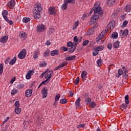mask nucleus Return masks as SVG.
<instances>
[{
	"instance_id": "7ed1b4c3",
	"label": "nucleus",
	"mask_w": 131,
	"mask_h": 131,
	"mask_svg": "<svg viewBox=\"0 0 131 131\" xmlns=\"http://www.w3.org/2000/svg\"><path fill=\"white\" fill-rule=\"evenodd\" d=\"M26 54H27L26 49H23L18 54V58H19V59H24V58L26 57Z\"/></svg>"
},
{
	"instance_id": "680f3d73",
	"label": "nucleus",
	"mask_w": 131,
	"mask_h": 131,
	"mask_svg": "<svg viewBox=\"0 0 131 131\" xmlns=\"http://www.w3.org/2000/svg\"><path fill=\"white\" fill-rule=\"evenodd\" d=\"M24 86V84H19L17 86V89H22V88H23Z\"/></svg>"
},
{
	"instance_id": "393cba45",
	"label": "nucleus",
	"mask_w": 131,
	"mask_h": 131,
	"mask_svg": "<svg viewBox=\"0 0 131 131\" xmlns=\"http://www.w3.org/2000/svg\"><path fill=\"white\" fill-rule=\"evenodd\" d=\"M79 24V22L78 21H76L74 23L73 27V30H76V29L78 27V24Z\"/></svg>"
},
{
	"instance_id": "6e6d98bb",
	"label": "nucleus",
	"mask_w": 131,
	"mask_h": 131,
	"mask_svg": "<svg viewBox=\"0 0 131 131\" xmlns=\"http://www.w3.org/2000/svg\"><path fill=\"white\" fill-rule=\"evenodd\" d=\"M66 3L67 4H68V3H71V4H73L74 3H75V1L74 0H66Z\"/></svg>"
},
{
	"instance_id": "423d86ee",
	"label": "nucleus",
	"mask_w": 131,
	"mask_h": 131,
	"mask_svg": "<svg viewBox=\"0 0 131 131\" xmlns=\"http://www.w3.org/2000/svg\"><path fill=\"white\" fill-rule=\"evenodd\" d=\"M94 14H98V15H103V9L101 8L100 7L97 6L95 7V9H94Z\"/></svg>"
},
{
	"instance_id": "a211bd4d",
	"label": "nucleus",
	"mask_w": 131,
	"mask_h": 131,
	"mask_svg": "<svg viewBox=\"0 0 131 131\" xmlns=\"http://www.w3.org/2000/svg\"><path fill=\"white\" fill-rule=\"evenodd\" d=\"M80 101H81L80 97H78L76 100L75 105L77 108H78V107H80Z\"/></svg>"
},
{
	"instance_id": "39448f33",
	"label": "nucleus",
	"mask_w": 131,
	"mask_h": 131,
	"mask_svg": "<svg viewBox=\"0 0 131 131\" xmlns=\"http://www.w3.org/2000/svg\"><path fill=\"white\" fill-rule=\"evenodd\" d=\"M15 5L16 3L15 2V0H11L7 3V7L8 9H12L15 8Z\"/></svg>"
},
{
	"instance_id": "13d9d810",
	"label": "nucleus",
	"mask_w": 131,
	"mask_h": 131,
	"mask_svg": "<svg viewBox=\"0 0 131 131\" xmlns=\"http://www.w3.org/2000/svg\"><path fill=\"white\" fill-rule=\"evenodd\" d=\"M16 80V77H13L10 81V84H13L14 83V81Z\"/></svg>"
},
{
	"instance_id": "c9c22d12",
	"label": "nucleus",
	"mask_w": 131,
	"mask_h": 131,
	"mask_svg": "<svg viewBox=\"0 0 131 131\" xmlns=\"http://www.w3.org/2000/svg\"><path fill=\"white\" fill-rule=\"evenodd\" d=\"M68 5V4L67 3V2L63 3V4L61 6V9L62 10H66V9H67Z\"/></svg>"
},
{
	"instance_id": "a18cd8bd",
	"label": "nucleus",
	"mask_w": 131,
	"mask_h": 131,
	"mask_svg": "<svg viewBox=\"0 0 131 131\" xmlns=\"http://www.w3.org/2000/svg\"><path fill=\"white\" fill-rule=\"evenodd\" d=\"M18 93V90L16 89H14L12 91H11V95H16Z\"/></svg>"
},
{
	"instance_id": "e2e57ef3",
	"label": "nucleus",
	"mask_w": 131,
	"mask_h": 131,
	"mask_svg": "<svg viewBox=\"0 0 131 131\" xmlns=\"http://www.w3.org/2000/svg\"><path fill=\"white\" fill-rule=\"evenodd\" d=\"M89 41L88 40L84 41L82 43L83 46H86L89 43Z\"/></svg>"
},
{
	"instance_id": "f704fd0d",
	"label": "nucleus",
	"mask_w": 131,
	"mask_h": 131,
	"mask_svg": "<svg viewBox=\"0 0 131 131\" xmlns=\"http://www.w3.org/2000/svg\"><path fill=\"white\" fill-rule=\"evenodd\" d=\"M47 63L46 61H42L39 63L40 67H47Z\"/></svg>"
},
{
	"instance_id": "5fc2aeb1",
	"label": "nucleus",
	"mask_w": 131,
	"mask_h": 131,
	"mask_svg": "<svg viewBox=\"0 0 131 131\" xmlns=\"http://www.w3.org/2000/svg\"><path fill=\"white\" fill-rule=\"evenodd\" d=\"M99 34L104 37V36L106 34V30L102 31Z\"/></svg>"
},
{
	"instance_id": "ea45409f",
	"label": "nucleus",
	"mask_w": 131,
	"mask_h": 131,
	"mask_svg": "<svg viewBox=\"0 0 131 131\" xmlns=\"http://www.w3.org/2000/svg\"><path fill=\"white\" fill-rule=\"evenodd\" d=\"M125 102L126 104L129 103V100L128 99V95H127L125 97Z\"/></svg>"
},
{
	"instance_id": "f03ea898",
	"label": "nucleus",
	"mask_w": 131,
	"mask_h": 131,
	"mask_svg": "<svg viewBox=\"0 0 131 131\" xmlns=\"http://www.w3.org/2000/svg\"><path fill=\"white\" fill-rule=\"evenodd\" d=\"M53 73H54V72L52 70H50L48 72V71H47L46 74L45 76V78L47 79L46 80H46L47 83H49V80L50 78H51V77H52V74H53Z\"/></svg>"
},
{
	"instance_id": "a19ab883",
	"label": "nucleus",
	"mask_w": 131,
	"mask_h": 131,
	"mask_svg": "<svg viewBox=\"0 0 131 131\" xmlns=\"http://www.w3.org/2000/svg\"><path fill=\"white\" fill-rule=\"evenodd\" d=\"M42 84H44V85H46V84H48V83H47V80H45L44 81L41 82V83L38 86V88L39 89V88H40V86H41Z\"/></svg>"
},
{
	"instance_id": "ddd939ff",
	"label": "nucleus",
	"mask_w": 131,
	"mask_h": 131,
	"mask_svg": "<svg viewBox=\"0 0 131 131\" xmlns=\"http://www.w3.org/2000/svg\"><path fill=\"white\" fill-rule=\"evenodd\" d=\"M99 20V15H95L93 16L92 19H91V21L90 23L91 24L92 23H95V22H97Z\"/></svg>"
},
{
	"instance_id": "0e129e2a",
	"label": "nucleus",
	"mask_w": 131,
	"mask_h": 131,
	"mask_svg": "<svg viewBox=\"0 0 131 131\" xmlns=\"http://www.w3.org/2000/svg\"><path fill=\"white\" fill-rule=\"evenodd\" d=\"M61 50H62V51H63V52H67V51H68V48H67L65 47H62Z\"/></svg>"
},
{
	"instance_id": "de8ad7c7",
	"label": "nucleus",
	"mask_w": 131,
	"mask_h": 131,
	"mask_svg": "<svg viewBox=\"0 0 131 131\" xmlns=\"http://www.w3.org/2000/svg\"><path fill=\"white\" fill-rule=\"evenodd\" d=\"M102 63H103V62L102 61L101 59H99L97 61V63L98 64V66H101V65H102Z\"/></svg>"
},
{
	"instance_id": "b1692460",
	"label": "nucleus",
	"mask_w": 131,
	"mask_h": 131,
	"mask_svg": "<svg viewBox=\"0 0 131 131\" xmlns=\"http://www.w3.org/2000/svg\"><path fill=\"white\" fill-rule=\"evenodd\" d=\"M76 58V56L75 55H73L72 56H69L68 57H67L66 58V61H72V60H74Z\"/></svg>"
},
{
	"instance_id": "c03bdc74",
	"label": "nucleus",
	"mask_w": 131,
	"mask_h": 131,
	"mask_svg": "<svg viewBox=\"0 0 131 131\" xmlns=\"http://www.w3.org/2000/svg\"><path fill=\"white\" fill-rule=\"evenodd\" d=\"M104 49V47L103 46H99L96 48V51H98V52H100V51H102V50Z\"/></svg>"
},
{
	"instance_id": "3c124183",
	"label": "nucleus",
	"mask_w": 131,
	"mask_h": 131,
	"mask_svg": "<svg viewBox=\"0 0 131 131\" xmlns=\"http://www.w3.org/2000/svg\"><path fill=\"white\" fill-rule=\"evenodd\" d=\"M128 24V21L127 20H124L122 24V27H125Z\"/></svg>"
},
{
	"instance_id": "774afa93",
	"label": "nucleus",
	"mask_w": 131,
	"mask_h": 131,
	"mask_svg": "<svg viewBox=\"0 0 131 131\" xmlns=\"http://www.w3.org/2000/svg\"><path fill=\"white\" fill-rule=\"evenodd\" d=\"M74 40L75 42L77 43V41H78V38H77V36H76L74 37Z\"/></svg>"
},
{
	"instance_id": "4be33fe9",
	"label": "nucleus",
	"mask_w": 131,
	"mask_h": 131,
	"mask_svg": "<svg viewBox=\"0 0 131 131\" xmlns=\"http://www.w3.org/2000/svg\"><path fill=\"white\" fill-rule=\"evenodd\" d=\"M122 74H123V71L120 69L118 70V74L116 75V77L119 78L121 75H122Z\"/></svg>"
},
{
	"instance_id": "473e14b6",
	"label": "nucleus",
	"mask_w": 131,
	"mask_h": 131,
	"mask_svg": "<svg viewBox=\"0 0 131 131\" xmlns=\"http://www.w3.org/2000/svg\"><path fill=\"white\" fill-rule=\"evenodd\" d=\"M30 21V18L29 17H24L23 19L24 23H27Z\"/></svg>"
},
{
	"instance_id": "4468645a",
	"label": "nucleus",
	"mask_w": 131,
	"mask_h": 131,
	"mask_svg": "<svg viewBox=\"0 0 131 131\" xmlns=\"http://www.w3.org/2000/svg\"><path fill=\"white\" fill-rule=\"evenodd\" d=\"M76 46H77V43L74 42V45L69 49V53H73L75 51V49H76Z\"/></svg>"
},
{
	"instance_id": "c85d7f7f",
	"label": "nucleus",
	"mask_w": 131,
	"mask_h": 131,
	"mask_svg": "<svg viewBox=\"0 0 131 131\" xmlns=\"http://www.w3.org/2000/svg\"><path fill=\"white\" fill-rule=\"evenodd\" d=\"M14 111L16 114H20L21 113V108L19 107H15Z\"/></svg>"
},
{
	"instance_id": "20e7f679",
	"label": "nucleus",
	"mask_w": 131,
	"mask_h": 131,
	"mask_svg": "<svg viewBox=\"0 0 131 131\" xmlns=\"http://www.w3.org/2000/svg\"><path fill=\"white\" fill-rule=\"evenodd\" d=\"M48 12L50 15H56L58 10H57L55 7H50L48 9Z\"/></svg>"
},
{
	"instance_id": "dca6fc26",
	"label": "nucleus",
	"mask_w": 131,
	"mask_h": 131,
	"mask_svg": "<svg viewBox=\"0 0 131 131\" xmlns=\"http://www.w3.org/2000/svg\"><path fill=\"white\" fill-rule=\"evenodd\" d=\"M124 11H125V12H127L128 13L131 12V5L129 4L127 5L124 8Z\"/></svg>"
},
{
	"instance_id": "72a5a7b5",
	"label": "nucleus",
	"mask_w": 131,
	"mask_h": 131,
	"mask_svg": "<svg viewBox=\"0 0 131 131\" xmlns=\"http://www.w3.org/2000/svg\"><path fill=\"white\" fill-rule=\"evenodd\" d=\"M26 33H25V32H20L19 33V36L21 38L26 37Z\"/></svg>"
},
{
	"instance_id": "7c9ffc66",
	"label": "nucleus",
	"mask_w": 131,
	"mask_h": 131,
	"mask_svg": "<svg viewBox=\"0 0 131 131\" xmlns=\"http://www.w3.org/2000/svg\"><path fill=\"white\" fill-rule=\"evenodd\" d=\"M3 72H4V64L3 63L0 64V75L3 74Z\"/></svg>"
},
{
	"instance_id": "4d7b16f0",
	"label": "nucleus",
	"mask_w": 131,
	"mask_h": 131,
	"mask_svg": "<svg viewBox=\"0 0 131 131\" xmlns=\"http://www.w3.org/2000/svg\"><path fill=\"white\" fill-rule=\"evenodd\" d=\"M122 109H126L127 108V105L125 103H123L121 106Z\"/></svg>"
},
{
	"instance_id": "cd10ccee",
	"label": "nucleus",
	"mask_w": 131,
	"mask_h": 131,
	"mask_svg": "<svg viewBox=\"0 0 131 131\" xmlns=\"http://www.w3.org/2000/svg\"><path fill=\"white\" fill-rule=\"evenodd\" d=\"M90 107H91V108H92L93 109H94V108H95V107H96L97 104H96V102H95V101H92L90 102L89 103Z\"/></svg>"
},
{
	"instance_id": "49530a36",
	"label": "nucleus",
	"mask_w": 131,
	"mask_h": 131,
	"mask_svg": "<svg viewBox=\"0 0 131 131\" xmlns=\"http://www.w3.org/2000/svg\"><path fill=\"white\" fill-rule=\"evenodd\" d=\"M19 101H16L14 103V106H15V108H18V107L20 106V103H19Z\"/></svg>"
},
{
	"instance_id": "9d476101",
	"label": "nucleus",
	"mask_w": 131,
	"mask_h": 131,
	"mask_svg": "<svg viewBox=\"0 0 131 131\" xmlns=\"http://www.w3.org/2000/svg\"><path fill=\"white\" fill-rule=\"evenodd\" d=\"M67 64H68L67 61L63 62L61 63V64L58 66L56 69H55L54 70V71H56V70H58V69H61V68H62V67L66 66V65H67Z\"/></svg>"
},
{
	"instance_id": "8fccbe9b",
	"label": "nucleus",
	"mask_w": 131,
	"mask_h": 131,
	"mask_svg": "<svg viewBox=\"0 0 131 131\" xmlns=\"http://www.w3.org/2000/svg\"><path fill=\"white\" fill-rule=\"evenodd\" d=\"M91 100H92V99H91V98H86V99L85 100V104H88V103H89L90 102H91Z\"/></svg>"
},
{
	"instance_id": "a878e982",
	"label": "nucleus",
	"mask_w": 131,
	"mask_h": 131,
	"mask_svg": "<svg viewBox=\"0 0 131 131\" xmlns=\"http://www.w3.org/2000/svg\"><path fill=\"white\" fill-rule=\"evenodd\" d=\"M119 41H117L114 43L113 47L115 49H118L119 48Z\"/></svg>"
},
{
	"instance_id": "f8f14e48",
	"label": "nucleus",
	"mask_w": 131,
	"mask_h": 131,
	"mask_svg": "<svg viewBox=\"0 0 131 131\" xmlns=\"http://www.w3.org/2000/svg\"><path fill=\"white\" fill-rule=\"evenodd\" d=\"M31 95H32V90L28 89L25 92L26 97L29 98L30 97H31Z\"/></svg>"
},
{
	"instance_id": "f257e3e1",
	"label": "nucleus",
	"mask_w": 131,
	"mask_h": 131,
	"mask_svg": "<svg viewBox=\"0 0 131 131\" xmlns=\"http://www.w3.org/2000/svg\"><path fill=\"white\" fill-rule=\"evenodd\" d=\"M34 9L33 10V17L36 20H38L40 18V12L42 11V7L40 3H36L34 6Z\"/></svg>"
},
{
	"instance_id": "79ce46f5",
	"label": "nucleus",
	"mask_w": 131,
	"mask_h": 131,
	"mask_svg": "<svg viewBox=\"0 0 131 131\" xmlns=\"http://www.w3.org/2000/svg\"><path fill=\"white\" fill-rule=\"evenodd\" d=\"M112 36L114 38H117V37H118V33L116 32H115L113 33Z\"/></svg>"
},
{
	"instance_id": "5701e85b",
	"label": "nucleus",
	"mask_w": 131,
	"mask_h": 131,
	"mask_svg": "<svg viewBox=\"0 0 131 131\" xmlns=\"http://www.w3.org/2000/svg\"><path fill=\"white\" fill-rule=\"evenodd\" d=\"M38 55H39V50H37L35 51L33 55L34 59H37V58H38Z\"/></svg>"
},
{
	"instance_id": "aec40b11",
	"label": "nucleus",
	"mask_w": 131,
	"mask_h": 131,
	"mask_svg": "<svg viewBox=\"0 0 131 131\" xmlns=\"http://www.w3.org/2000/svg\"><path fill=\"white\" fill-rule=\"evenodd\" d=\"M116 2V0H107V4L109 7H111V6H113L115 4Z\"/></svg>"
},
{
	"instance_id": "2f4dec72",
	"label": "nucleus",
	"mask_w": 131,
	"mask_h": 131,
	"mask_svg": "<svg viewBox=\"0 0 131 131\" xmlns=\"http://www.w3.org/2000/svg\"><path fill=\"white\" fill-rule=\"evenodd\" d=\"M68 102V100L64 98H62L60 100V103H61V104H66Z\"/></svg>"
},
{
	"instance_id": "6ab92c4d",
	"label": "nucleus",
	"mask_w": 131,
	"mask_h": 131,
	"mask_svg": "<svg viewBox=\"0 0 131 131\" xmlns=\"http://www.w3.org/2000/svg\"><path fill=\"white\" fill-rule=\"evenodd\" d=\"M8 14H9V13L8 12V11H7V10H4L2 12V16L5 20L6 19H7Z\"/></svg>"
},
{
	"instance_id": "9b49d317",
	"label": "nucleus",
	"mask_w": 131,
	"mask_h": 131,
	"mask_svg": "<svg viewBox=\"0 0 131 131\" xmlns=\"http://www.w3.org/2000/svg\"><path fill=\"white\" fill-rule=\"evenodd\" d=\"M107 27L110 29H113V28L115 27V21L112 20V21L108 24Z\"/></svg>"
},
{
	"instance_id": "603ef678",
	"label": "nucleus",
	"mask_w": 131,
	"mask_h": 131,
	"mask_svg": "<svg viewBox=\"0 0 131 131\" xmlns=\"http://www.w3.org/2000/svg\"><path fill=\"white\" fill-rule=\"evenodd\" d=\"M68 47H73L74 46V43H72L71 41H69L67 43Z\"/></svg>"
},
{
	"instance_id": "bf43d9fd",
	"label": "nucleus",
	"mask_w": 131,
	"mask_h": 131,
	"mask_svg": "<svg viewBox=\"0 0 131 131\" xmlns=\"http://www.w3.org/2000/svg\"><path fill=\"white\" fill-rule=\"evenodd\" d=\"M79 83V77H78L75 81V84L77 85L78 83Z\"/></svg>"
},
{
	"instance_id": "0eeeda50",
	"label": "nucleus",
	"mask_w": 131,
	"mask_h": 131,
	"mask_svg": "<svg viewBox=\"0 0 131 131\" xmlns=\"http://www.w3.org/2000/svg\"><path fill=\"white\" fill-rule=\"evenodd\" d=\"M41 94L42 95L43 98H47L48 97V88L45 87L41 90Z\"/></svg>"
},
{
	"instance_id": "e433bc0d",
	"label": "nucleus",
	"mask_w": 131,
	"mask_h": 131,
	"mask_svg": "<svg viewBox=\"0 0 131 131\" xmlns=\"http://www.w3.org/2000/svg\"><path fill=\"white\" fill-rule=\"evenodd\" d=\"M60 97H61V95H60V94H57L55 98V102H58V101L60 100Z\"/></svg>"
},
{
	"instance_id": "c756f323",
	"label": "nucleus",
	"mask_w": 131,
	"mask_h": 131,
	"mask_svg": "<svg viewBox=\"0 0 131 131\" xmlns=\"http://www.w3.org/2000/svg\"><path fill=\"white\" fill-rule=\"evenodd\" d=\"M15 63H16V57H13L11 61L9 62V64H10V65H14V64H15Z\"/></svg>"
},
{
	"instance_id": "2eb2a0df",
	"label": "nucleus",
	"mask_w": 131,
	"mask_h": 131,
	"mask_svg": "<svg viewBox=\"0 0 131 131\" xmlns=\"http://www.w3.org/2000/svg\"><path fill=\"white\" fill-rule=\"evenodd\" d=\"M50 54H51V56H52V57H54V56H57L59 55V50L58 49L54 50L51 51Z\"/></svg>"
},
{
	"instance_id": "864d4df0",
	"label": "nucleus",
	"mask_w": 131,
	"mask_h": 131,
	"mask_svg": "<svg viewBox=\"0 0 131 131\" xmlns=\"http://www.w3.org/2000/svg\"><path fill=\"white\" fill-rule=\"evenodd\" d=\"M99 54V51H97V49H95V51L93 52V56H97Z\"/></svg>"
},
{
	"instance_id": "052dcab7",
	"label": "nucleus",
	"mask_w": 131,
	"mask_h": 131,
	"mask_svg": "<svg viewBox=\"0 0 131 131\" xmlns=\"http://www.w3.org/2000/svg\"><path fill=\"white\" fill-rule=\"evenodd\" d=\"M112 48H113L112 43H108L107 45V48L108 49V50H112Z\"/></svg>"
},
{
	"instance_id": "bb28decb",
	"label": "nucleus",
	"mask_w": 131,
	"mask_h": 131,
	"mask_svg": "<svg viewBox=\"0 0 131 131\" xmlns=\"http://www.w3.org/2000/svg\"><path fill=\"white\" fill-rule=\"evenodd\" d=\"M95 29L94 28L90 29L88 31H87V35H91L92 33H94Z\"/></svg>"
},
{
	"instance_id": "69168bd1",
	"label": "nucleus",
	"mask_w": 131,
	"mask_h": 131,
	"mask_svg": "<svg viewBox=\"0 0 131 131\" xmlns=\"http://www.w3.org/2000/svg\"><path fill=\"white\" fill-rule=\"evenodd\" d=\"M46 73H47V71L42 73L41 75H40V78H43V76H45V75L46 74Z\"/></svg>"
},
{
	"instance_id": "338daca9",
	"label": "nucleus",
	"mask_w": 131,
	"mask_h": 131,
	"mask_svg": "<svg viewBox=\"0 0 131 131\" xmlns=\"http://www.w3.org/2000/svg\"><path fill=\"white\" fill-rule=\"evenodd\" d=\"M54 31H55V30L53 28H51L49 29V32L50 33H53Z\"/></svg>"
},
{
	"instance_id": "09e8293b",
	"label": "nucleus",
	"mask_w": 131,
	"mask_h": 131,
	"mask_svg": "<svg viewBox=\"0 0 131 131\" xmlns=\"http://www.w3.org/2000/svg\"><path fill=\"white\" fill-rule=\"evenodd\" d=\"M102 38H103V36H102V35H101L99 34V36L96 38V41H100V40H101L102 39Z\"/></svg>"
},
{
	"instance_id": "6e6552de",
	"label": "nucleus",
	"mask_w": 131,
	"mask_h": 131,
	"mask_svg": "<svg viewBox=\"0 0 131 131\" xmlns=\"http://www.w3.org/2000/svg\"><path fill=\"white\" fill-rule=\"evenodd\" d=\"M37 30L38 32H42L46 30V28L43 25H39L37 27Z\"/></svg>"
},
{
	"instance_id": "4c0bfd02",
	"label": "nucleus",
	"mask_w": 131,
	"mask_h": 131,
	"mask_svg": "<svg viewBox=\"0 0 131 131\" xmlns=\"http://www.w3.org/2000/svg\"><path fill=\"white\" fill-rule=\"evenodd\" d=\"M50 56V50L47 49L44 53V57H49Z\"/></svg>"
},
{
	"instance_id": "f3484780",
	"label": "nucleus",
	"mask_w": 131,
	"mask_h": 131,
	"mask_svg": "<svg viewBox=\"0 0 131 131\" xmlns=\"http://www.w3.org/2000/svg\"><path fill=\"white\" fill-rule=\"evenodd\" d=\"M8 39H9V36H4L2 37V38L0 39V41L1 42L5 43L6 41H8Z\"/></svg>"
},
{
	"instance_id": "58836bf2",
	"label": "nucleus",
	"mask_w": 131,
	"mask_h": 131,
	"mask_svg": "<svg viewBox=\"0 0 131 131\" xmlns=\"http://www.w3.org/2000/svg\"><path fill=\"white\" fill-rule=\"evenodd\" d=\"M128 34V30H125L123 31L122 35L123 36H127V35Z\"/></svg>"
},
{
	"instance_id": "1a4fd4ad",
	"label": "nucleus",
	"mask_w": 131,
	"mask_h": 131,
	"mask_svg": "<svg viewBox=\"0 0 131 131\" xmlns=\"http://www.w3.org/2000/svg\"><path fill=\"white\" fill-rule=\"evenodd\" d=\"M34 73V72H33L31 70H29L26 75V79H30V78H31V76H32V75H33Z\"/></svg>"
},
{
	"instance_id": "412c9836",
	"label": "nucleus",
	"mask_w": 131,
	"mask_h": 131,
	"mask_svg": "<svg viewBox=\"0 0 131 131\" xmlns=\"http://www.w3.org/2000/svg\"><path fill=\"white\" fill-rule=\"evenodd\" d=\"M88 73H86V71H82V80L83 81H84V80H86V78H88Z\"/></svg>"
},
{
	"instance_id": "37998d69",
	"label": "nucleus",
	"mask_w": 131,
	"mask_h": 131,
	"mask_svg": "<svg viewBox=\"0 0 131 131\" xmlns=\"http://www.w3.org/2000/svg\"><path fill=\"white\" fill-rule=\"evenodd\" d=\"M5 20L6 21V22H8L10 25H13V21L12 20H9L8 17Z\"/></svg>"
}]
</instances>
